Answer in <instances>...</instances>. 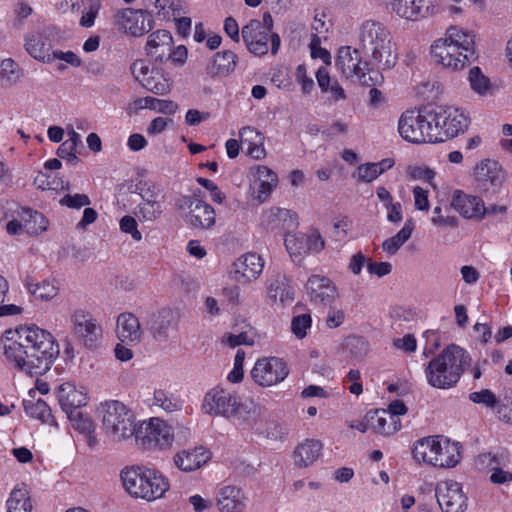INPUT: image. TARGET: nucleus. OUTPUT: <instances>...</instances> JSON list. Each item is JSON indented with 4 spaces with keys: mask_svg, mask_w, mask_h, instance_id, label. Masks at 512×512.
I'll return each instance as SVG.
<instances>
[{
    "mask_svg": "<svg viewBox=\"0 0 512 512\" xmlns=\"http://www.w3.org/2000/svg\"><path fill=\"white\" fill-rule=\"evenodd\" d=\"M450 205L464 218H483V200L477 196L466 194L462 190H455L453 192Z\"/></svg>",
    "mask_w": 512,
    "mask_h": 512,
    "instance_id": "nucleus-23",
    "label": "nucleus"
},
{
    "mask_svg": "<svg viewBox=\"0 0 512 512\" xmlns=\"http://www.w3.org/2000/svg\"><path fill=\"white\" fill-rule=\"evenodd\" d=\"M179 313L171 308H163L153 314L150 324L151 333L156 341H167L170 332L177 329Z\"/></svg>",
    "mask_w": 512,
    "mask_h": 512,
    "instance_id": "nucleus-21",
    "label": "nucleus"
},
{
    "mask_svg": "<svg viewBox=\"0 0 512 512\" xmlns=\"http://www.w3.org/2000/svg\"><path fill=\"white\" fill-rule=\"evenodd\" d=\"M121 479L126 491L133 497L153 501L169 490L168 479L159 471L146 467L125 468Z\"/></svg>",
    "mask_w": 512,
    "mask_h": 512,
    "instance_id": "nucleus-5",
    "label": "nucleus"
},
{
    "mask_svg": "<svg viewBox=\"0 0 512 512\" xmlns=\"http://www.w3.org/2000/svg\"><path fill=\"white\" fill-rule=\"evenodd\" d=\"M268 293L273 301L279 300L281 303L291 302L294 299L292 288L287 283L286 278L280 275L270 281Z\"/></svg>",
    "mask_w": 512,
    "mask_h": 512,
    "instance_id": "nucleus-40",
    "label": "nucleus"
},
{
    "mask_svg": "<svg viewBox=\"0 0 512 512\" xmlns=\"http://www.w3.org/2000/svg\"><path fill=\"white\" fill-rule=\"evenodd\" d=\"M305 242H307V254L319 253L324 249L325 243L318 231H313L311 234H305Z\"/></svg>",
    "mask_w": 512,
    "mask_h": 512,
    "instance_id": "nucleus-58",
    "label": "nucleus"
},
{
    "mask_svg": "<svg viewBox=\"0 0 512 512\" xmlns=\"http://www.w3.org/2000/svg\"><path fill=\"white\" fill-rule=\"evenodd\" d=\"M180 209H188L187 222L194 228L209 229L215 224V210L206 202L195 197L179 199Z\"/></svg>",
    "mask_w": 512,
    "mask_h": 512,
    "instance_id": "nucleus-16",
    "label": "nucleus"
},
{
    "mask_svg": "<svg viewBox=\"0 0 512 512\" xmlns=\"http://www.w3.org/2000/svg\"><path fill=\"white\" fill-rule=\"evenodd\" d=\"M433 110V125L437 128V142H443L463 133L470 124L469 117L460 109L452 106H436Z\"/></svg>",
    "mask_w": 512,
    "mask_h": 512,
    "instance_id": "nucleus-9",
    "label": "nucleus"
},
{
    "mask_svg": "<svg viewBox=\"0 0 512 512\" xmlns=\"http://www.w3.org/2000/svg\"><path fill=\"white\" fill-rule=\"evenodd\" d=\"M202 409L212 416L235 417L248 428L259 430L256 427V408L242 404L236 393L226 389L215 387L209 390L204 396Z\"/></svg>",
    "mask_w": 512,
    "mask_h": 512,
    "instance_id": "nucleus-4",
    "label": "nucleus"
},
{
    "mask_svg": "<svg viewBox=\"0 0 512 512\" xmlns=\"http://www.w3.org/2000/svg\"><path fill=\"white\" fill-rule=\"evenodd\" d=\"M211 458V453L204 447H195L178 452L174 456V464L184 472H192L206 464Z\"/></svg>",
    "mask_w": 512,
    "mask_h": 512,
    "instance_id": "nucleus-29",
    "label": "nucleus"
},
{
    "mask_svg": "<svg viewBox=\"0 0 512 512\" xmlns=\"http://www.w3.org/2000/svg\"><path fill=\"white\" fill-rule=\"evenodd\" d=\"M393 346L396 349L411 353L416 350L417 342L412 334H407L402 338L394 339Z\"/></svg>",
    "mask_w": 512,
    "mask_h": 512,
    "instance_id": "nucleus-63",
    "label": "nucleus"
},
{
    "mask_svg": "<svg viewBox=\"0 0 512 512\" xmlns=\"http://www.w3.org/2000/svg\"><path fill=\"white\" fill-rule=\"evenodd\" d=\"M239 135L241 138V142L243 144H247V147L257 142L260 143L265 139L261 132H259L256 128L251 126H245L241 128L239 131Z\"/></svg>",
    "mask_w": 512,
    "mask_h": 512,
    "instance_id": "nucleus-55",
    "label": "nucleus"
},
{
    "mask_svg": "<svg viewBox=\"0 0 512 512\" xmlns=\"http://www.w3.org/2000/svg\"><path fill=\"white\" fill-rule=\"evenodd\" d=\"M197 182L202 187H204L205 189H207L210 192L211 199L214 202H216V203H222L223 202V200L225 199V195L220 191V189L218 188V186L215 183H213L209 179L202 178V177H199L197 179Z\"/></svg>",
    "mask_w": 512,
    "mask_h": 512,
    "instance_id": "nucleus-62",
    "label": "nucleus"
},
{
    "mask_svg": "<svg viewBox=\"0 0 512 512\" xmlns=\"http://www.w3.org/2000/svg\"><path fill=\"white\" fill-rule=\"evenodd\" d=\"M234 279L238 282H250L262 273L264 262L260 255L247 253L239 257L233 264Z\"/></svg>",
    "mask_w": 512,
    "mask_h": 512,
    "instance_id": "nucleus-22",
    "label": "nucleus"
},
{
    "mask_svg": "<svg viewBox=\"0 0 512 512\" xmlns=\"http://www.w3.org/2000/svg\"><path fill=\"white\" fill-rule=\"evenodd\" d=\"M311 316L309 314H301L293 317L291 329L294 335L302 339L307 334V329L311 327Z\"/></svg>",
    "mask_w": 512,
    "mask_h": 512,
    "instance_id": "nucleus-52",
    "label": "nucleus"
},
{
    "mask_svg": "<svg viewBox=\"0 0 512 512\" xmlns=\"http://www.w3.org/2000/svg\"><path fill=\"white\" fill-rule=\"evenodd\" d=\"M120 229L131 234L132 238L136 241L141 240L142 235L137 229V222L132 216L126 215L120 220Z\"/></svg>",
    "mask_w": 512,
    "mask_h": 512,
    "instance_id": "nucleus-59",
    "label": "nucleus"
},
{
    "mask_svg": "<svg viewBox=\"0 0 512 512\" xmlns=\"http://www.w3.org/2000/svg\"><path fill=\"white\" fill-rule=\"evenodd\" d=\"M56 396L61 409L66 415H71V413L78 411L87 404L86 394L78 390L75 384L71 382H65L58 386Z\"/></svg>",
    "mask_w": 512,
    "mask_h": 512,
    "instance_id": "nucleus-27",
    "label": "nucleus"
},
{
    "mask_svg": "<svg viewBox=\"0 0 512 512\" xmlns=\"http://www.w3.org/2000/svg\"><path fill=\"white\" fill-rule=\"evenodd\" d=\"M305 234L287 232L285 237L286 249L292 258L293 262L300 263L305 255H307V242H305Z\"/></svg>",
    "mask_w": 512,
    "mask_h": 512,
    "instance_id": "nucleus-42",
    "label": "nucleus"
},
{
    "mask_svg": "<svg viewBox=\"0 0 512 512\" xmlns=\"http://www.w3.org/2000/svg\"><path fill=\"white\" fill-rule=\"evenodd\" d=\"M32 504L25 484L16 486L7 500V512H31Z\"/></svg>",
    "mask_w": 512,
    "mask_h": 512,
    "instance_id": "nucleus-37",
    "label": "nucleus"
},
{
    "mask_svg": "<svg viewBox=\"0 0 512 512\" xmlns=\"http://www.w3.org/2000/svg\"><path fill=\"white\" fill-rule=\"evenodd\" d=\"M259 411L256 409V427H258L259 430L254 429L256 432L260 434H265L267 438L270 439H278L281 438V436L284 434L283 428L276 422V421H267L266 422V429H261L259 422Z\"/></svg>",
    "mask_w": 512,
    "mask_h": 512,
    "instance_id": "nucleus-54",
    "label": "nucleus"
},
{
    "mask_svg": "<svg viewBox=\"0 0 512 512\" xmlns=\"http://www.w3.org/2000/svg\"><path fill=\"white\" fill-rule=\"evenodd\" d=\"M432 107L405 111L398 122L401 137L411 143H437Z\"/></svg>",
    "mask_w": 512,
    "mask_h": 512,
    "instance_id": "nucleus-6",
    "label": "nucleus"
},
{
    "mask_svg": "<svg viewBox=\"0 0 512 512\" xmlns=\"http://www.w3.org/2000/svg\"><path fill=\"white\" fill-rule=\"evenodd\" d=\"M115 22L120 29L132 36H142L153 28L152 15L143 9L126 8L118 11Z\"/></svg>",
    "mask_w": 512,
    "mask_h": 512,
    "instance_id": "nucleus-15",
    "label": "nucleus"
},
{
    "mask_svg": "<svg viewBox=\"0 0 512 512\" xmlns=\"http://www.w3.org/2000/svg\"><path fill=\"white\" fill-rule=\"evenodd\" d=\"M142 85L148 91L158 95H165L171 90L169 79L165 78L158 70H154V74L145 78Z\"/></svg>",
    "mask_w": 512,
    "mask_h": 512,
    "instance_id": "nucleus-46",
    "label": "nucleus"
},
{
    "mask_svg": "<svg viewBox=\"0 0 512 512\" xmlns=\"http://www.w3.org/2000/svg\"><path fill=\"white\" fill-rule=\"evenodd\" d=\"M288 373L286 363L278 357L259 359L251 370L252 379L262 387H270L282 382Z\"/></svg>",
    "mask_w": 512,
    "mask_h": 512,
    "instance_id": "nucleus-12",
    "label": "nucleus"
},
{
    "mask_svg": "<svg viewBox=\"0 0 512 512\" xmlns=\"http://www.w3.org/2000/svg\"><path fill=\"white\" fill-rule=\"evenodd\" d=\"M261 224L272 231L280 229L289 232L297 228L298 221L296 213L291 210L274 207L262 214Z\"/></svg>",
    "mask_w": 512,
    "mask_h": 512,
    "instance_id": "nucleus-24",
    "label": "nucleus"
},
{
    "mask_svg": "<svg viewBox=\"0 0 512 512\" xmlns=\"http://www.w3.org/2000/svg\"><path fill=\"white\" fill-rule=\"evenodd\" d=\"M60 205L71 209H80L90 205L91 201L86 194H66L59 200Z\"/></svg>",
    "mask_w": 512,
    "mask_h": 512,
    "instance_id": "nucleus-53",
    "label": "nucleus"
},
{
    "mask_svg": "<svg viewBox=\"0 0 512 512\" xmlns=\"http://www.w3.org/2000/svg\"><path fill=\"white\" fill-rule=\"evenodd\" d=\"M162 211L160 201L143 196L142 202L138 205V210L135 214L142 221L153 222L161 215Z\"/></svg>",
    "mask_w": 512,
    "mask_h": 512,
    "instance_id": "nucleus-44",
    "label": "nucleus"
},
{
    "mask_svg": "<svg viewBox=\"0 0 512 512\" xmlns=\"http://www.w3.org/2000/svg\"><path fill=\"white\" fill-rule=\"evenodd\" d=\"M223 342L232 348L239 345L252 346L254 344V340L251 337H249L248 333L246 332H241L237 335L228 334L223 338Z\"/></svg>",
    "mask_w": 512,
    "mask_h": 512,
    "instance_id": "nucleus-60",
    "label": "nucleus"
},
{
    "mask_svg": "<svg viewBox=\"0 0 512 512\" xmlns=\"http://www.w3.org/2000/svg\"><path fill=\"white\" fill-rule=\"evenodd\" d=\"M413 230V221L411 219L407 220L404 226L400 229V231H398L396 235L386 239L382 243V249L386 253L394 255L399 250V248L410 239Z\"/></svg>",
    "mask_w": 512,
    "mask_h": 512,
    "instance_id": "nucleus-39",
    "label": "nucleus"
},
{
    "mask_svg": "<svg viewBox=\"0 0 512 512\" xmlns=\"http://www.w3.org/2000/svg\"><path fill=\"white\" fill-rule=\"evenodd\" d=\"M237 62L238 57L233 51L217 52L207 65L206 71L211 77L227 76L235 71Z\"/></svg>",
    "mask_w": 512,
    "mask_h": 512,
    "instance_id": "nucleus-31",
    "label": "nucleus"
},
{
    "mask_svg": "<svg viewBox=\"0 0 512 512\" xmlns=\"http://www.w3.org/2000/svg\"><path fill=\"white\" fill-rule=\"evenodd\" d=\"M50 34L49 29L26 34L24 48L35 60L43 63H51L53 61L51 56L53 44L49 40Z\"/></svg>",
    "mask_w": 512,
    "mask_h": 512,
    "instance_id": "nucleus-20",
    "label": "nucleus"
},
{
    "mask_svg": "<svg viewBox=\"0 0 512 512\" xmlns=\"http://www.w3.org/2000/svg\"><path fill=\"white\" fill-rule=\"evenodd\" d=\"M0 342L6 363L30 376L48 372L60 353L53 335L35 325L7 330Z\"/></svg>",
    "mask_w": 512,
    "mask_h": 512,
    "instance_id": "nucleus-1",
    "label": "nucleus"
},
{
    "mask_svg": "<svg viewBox=\"0 0 512 512\" xmlns=\"http://www.w3.org/2000/svg\"><path fill=\"white\" fill-rule=\"evenodd\" d=\"M394 416L385 410H376L367 415L369 428L381 435L389 436L397 432L401 427V421H396Z\"/></svg>",
    "mask_w": 512,
    "mask_h": 512,
    "instance_id": "nucleus-32",
    "label": "nucleus"
},
{
    "mask_svg": "<svg viewBox=\"0 0 512 512\" xmlns=\"http://www.w3.org/2000/svg\"><path fill=\"white\" fill-rule=\"evenodd\" d=\"M172 47L171 33L167 30H157L148 37L146 53L156 62H163L171 58Z\"/></svg>",
    "mask_w": 512,
    "mask_h": 512,
    "instance_id": "nucleus-25",
    "label": "nucleus"
},
{
    "mask_svg": "<svg viewBox=\"0 0 512 512\" xmlns=\"http://www.w3.org/2000/svg\"><path fill=\"white\" fill-rule=\"evenodd\" d=\"M414 195V204L415 208L421 211H428L429 209V200H428V192L423 188L416 186L413 189Z\"/></svg>",
    "mask_w": 512,
    "mask_h": 512,
    "instance_id": "nucleus-64",
    "label": "nucleus"
},
{
    "mask_svg": "<svg viewBox=\"0 0 512 512\" xmlns=\"http://www.w3.org/2000/svg\"><path fill=\"white\" fill-rule=\"evenodd\" d=\"M360 48L378 70L391 69L397 62V52L389 29L381 22L365 21L359 31Z\"/></svg>",
    "mask_w": 512,
    "mask_h": 512,
    "instance_id": "nucleus-3",
    "label": "nucleus"
},
{
    "mask_svg": "<svg viewBox=\"0 0 512 512\" xmlns=\"http://www.w3.org/2000/svg\"><path fill=\"white\" fill-rule=\"evenodd\" d=\"M471 88L480 95L491 93L493 87L490 80L482 73L479 67H473L469 72Z\"/></svg>",
    "mask_w": 512,
    "mask_h": 512,
    "instance_id": "nucleus-47",
    "label": "nucleus"
},
{
    "mask_svg": "<svg viewBox=\"0 0 512 512\" xmlns=\"http://www.w3.org/2000/svg\"><path fill=\"white\" fill-rule=\"evenodd\" d=\"M262 29L258 19H252L242 27L241 35L248 51L256 56L265 55L268 52L270 40L271 53L277 54L281 44L280 36Z\"/></svg>",
    "mask_w": 512,
    "mask_h": 512,
    "instance_id": "nucleus-11",
    "label": "nucleus"
},
{
    "mask_svg": "<svg viewBox=\"0 0 512 512\" xmlns=\"http://www.w3.org/2000/svg\"><path fill=\"white\" fill-rule=\"evenodd\" d=\"M8 290L9 285L7 280L0 275V317L18 315L22 312V308L20 306L14 304L2 305Z\"/></svg>",
    "mask_w": 512,
    "mask_h": 512,
    "instance_id": "nucleus-48",
    "label": "nucleus"
},
{
    "mask_svg": "<svg viewBox=\"0 0 512 512\" xmlns=\"http://www.w3.org/2000/svg\"><path fill=\"white\" fill-rule=\"evenodd\" d=\"M67 416L71 421L73 428L85 437V440L90 447H94L97 443V439L94 435L95 425L92 419L88 415L83 414L80 410Z\"/></svg>",
    "mask_w": 512,
    "mask_h": 512,
    "instance_id": "nucleus-36",
    "label": "nucleus"
},
{
    "mask_svg": "<svg viewBox=\"0 0 512 512\" xmlns=\"http://www.w3.org/2000/svg\"><path fill=\"white\" fill-rule=\"evenodd\" d=\"M435 496L443 512H464L468 506V497L462 485L453 480L441 481L435 489Z\"/></svg>",
    "mask_w": 512,
    "mask_h": 512,
    "instance_id": "nucleus-13",
    "label": "nucleus"
},
{
    "mask_svg": "<svg viewBox=\"0 0 512 512\" xmlns=\"http://www.w3.org/2000/svg\"><path fill=\"white\" fill-rule=\"evenodd\" d=\"M309 299L315 305L330 306L337 297L334 283L326 276L312 275L306 283Z\"/></svg>",
    "mask_w": 512,
    "mask_h": 512,
    "instance_id": "nucleus-19",
    "label": "nucleus"
},
{
    "mask_svg": "<svg viewBox=\"0 0 512 512\" xmlns=\"http://www.w3.org/2000/svg\"><path fill=\"white\" fill-rule=\"evenodd\" d=\"M138 318L132 313H122L117 318V335L122 342H137L141 338Z\"/></svg>",
    "mask_w": 512,
    "mask_h": 512,
    "instance_id": "nucleus-33",
    "label": "nucleus"
},
{
    "mask_svg": "<svg viewBox=\"0 0 512 512\" xmlns=\"http://www.w3.org/2000/svg\"><path fill=\"white\" fill-rule=\"evenodd\" d=\"M431 55L437 63L451 70L462 69L477 59L468 57V53L459 50L457 45L443 39L437 40L431 46Z\"/></svg>",
    "mask_w": 512,
    "mask_h": 512,
    "instance_id": "nucleus-14",
    "label": "nucleus"
},
{
    "mask_svg": "<svg viewBox=\"0 0 512 512\" xmlns=\"http://www.w3.org/2000/svg\"><path fill=\"white\" fill-rule=\"evenodd\" d=\"M25 412L33 418L39 419L44 423H49L52 419L51 409L48 404L42 400H24Z\"/></svg>",
    "mask_w": 512,
    "mask_h": 512,
    "instance_id": "nucleus-45",
    "label": "nucleus"
},
{
    "mask_svg": "<svg viewBox=\"0 0 512 512\" xmlns=\"http://www.w3.org/2000/svg\"><path fill=\"white\" fill-rule=\"evenodd\" d=\"M474 177L479 187L489 190L502 184L503 171L497 162L487 159L475 166Z\"/></svg>",
    "mask_w": 512,
    "mask_h": 512,
    "instance_id": "nucleus-28",
    "label": "nucleus"
},
{
    "mask_svg": "<svg viewBox=\"0 0 512 512\" xmlns=\"http://www.w3.org/2000/svg\"><path fill=\"white\" fill-rule=\"evenodd\" d=\"M25 286L35 298L45 301L53 299L59 292V288L54 280H44L37 284L30 283L27 280Z\"/></svg>",
    "mask_w": 512,
    "mask_h": 512,
    "instance_id": "nucleus-43",
    "label": "nucleus"
},
{
    "mask_svg": "<svg viewBox=\"0 0 512 512\" xmlns=\"http://www.w3.org/2000/svg\"><path fill=\"white\" fill-rule=\"evenodd\" d=\"M469 400L473 403L481 404L491 409H494L498 404L496 395L489 389L471 392L469 394Z\"/></svg>",
    "mask_w": 512,
    "mask_h": 512,
    "instance_id": "nucleus-49",
    "label": "nucleus"
},
{
    "mask_svg": "<svg viewBox=\"0 0 512 512\" xmlns=\"http://www.w3.org/2000/svg\"><path fill=\"white\" fill-rule=\"evenodd\" d=\"M390 9L398 17L418 21L436 12L433 0H390Z\"/></svg>",
    "mask_w": 512,
    "mask_h": 512,
    "instance_id": "nucleus-18",
    "label": "nucleus"
},
{
    "mask_svg": "<svg viewBox=\"0 0 512 512\" xmlns=\"http://www.w3.org/2000/svg\"><path fill=\"white\" fill-rule=\"evenodd\" d=\"M18 217L22 221L24 230L29 234H38L47 229V220L43 214L30 208H22L18 212Z\"/></svg>",
    "mask_w": 512,
    "mask_h": 512,
    "instance_id": "nucleus-38",
    "label": "nucleus"
},
{
    "mask_svg": "<svg viewBox=\"0 0 512 512\" xmlns=\"http://www.w3.org/2000/svg\"><path fill=\"white\" fill-rule=\"evenodd\" d=\"M443 40H448V43L457 45L459 50L468 53V57L477 58L475 51V35L471 32L453 26L447 30V37Z\"/></svg>",
    "mask_w": 512,
    "mask_h": 512,
    "instance_id": "nucleus-35",
    "label": "nucleus"
},
{
    "mask_svg": "<svg viewBox=\"0 0 512 512\" xmlns=\"http://www.w3.org/2000/svg\"><path fill=\"white\" fill-rule=\"evenodd\" d=\"M336 66L345 77H357L367 86H374L382 79L380 70L372 66L371 59L363 61L359 50L350 46L339 48Z\"/></svg>",
    "mask_w": 512,
    "mask_h": 512,
    "instance_id": "nucleus-7",
    "label": "nucleus"
},
{
    "mask_svg": "<svg viewBox=\"0 0 512 512\" xmlns=\"http://www.w3.org/2000/svg\"><path fill=\"white\" fill-rule=\"evenodd\" d=\"M99 9L100 0H91L88 11L83 13L80 19V25L85 28L93 26Z\"/></svg>",
    "mask_w": 512,
    "mask_h": 512,
    "instance_id": "nucleus-57",
    "label": "nucleus"
},
{
    "mask_svg": "<svg viewBox=\"0 0 512 512\" xmlns=\"http://www.w3.org/2000/svg\"><path fill=\"white\" fill-rule=\"evenodd\" d=\"M245 500L241 488L234 485L223 486L217 493V506L220 512L242 511Z\"/></svg>",
    "mask_w": 512,
    "mask_h": 512,
    "instance_id": "nucleus-30",
    "label": "nucleus"
},
{
    "mask_svg": "<svg viewBox=\"0 0 512 512\" xmlns=\"http://www.w3.org/2000/svg\"><path fill=\"white\" fill-rule=\"evenodd\" d=\"M137 443L144 449H164L171 447L174 441L172 427L159 418L143 421L136 429Z\"/></svg>",
    "mask_w": 512,
    "mask_h": 512,
    "instance_id": "nucleus-10",
    "label": "nucleus"
},
{
    "mask_svg": "<svg viewBox=\"0 0 512 512\" xmlns=\"http://www.w3.org/2000/svg\"><path fill=\"white\" fill-rule=\"evenodd\" d=\"M433 466L440 468L455 467L461 460V446L458 442L438 436L434 451Z\"/></svg>",
    "mask_w": 512,
    "mask_h": 512,
    "instance_id": "nucleus-26",
    "label": "nucleus"
},
{
    "mask_svg": "<svg viewBox=\"0 0 512 512\" xmlns=\"http://www.w3.org/2000/svg\"><path fill=\"white\" fill-rule=\"evenodd\" d=\"M437 440L438 436L418 440L412 450L414 459L419 463L423 462L433 465L434 460L430 458H434Z\"/></svg>",
    "mask_w": 512,
    "mask_h": 512,
    "instance_id": "nucleus-41",
    "label": "nucleus"
},
{
    "mask_svg": "<svg viewBox=\"0 0 512 512\" xmlns=\"http://www.w3.org/2000/svg\"><path fill=\"white\" fill-rule=\"evenodd\" d=\"M153 404L161 407L166 412H173L180 408L179 402L163 390H156L154 392Z\"/></svg>",
    "mask_w": 512,
    "mask_h": 512,
    "instance_id": "nucleus-51",
    "label": "nucleus"
},
{
    "mask_svg": "<svg viewBox=\"0 0 512 512\" xmlns=\"http://www.w3.org/2000/svg\"><path fill=\"white\" fill-rule=\"evenodd\" d=\"M376 167L377 165H374V162L361 164L357 168V173L353 174V178L358 182L370 183L380 176Z\"/></svg>",
    "mask_w": 512,
    "mask_h": 512,
    "instance_id": "nucleus-50",
    "label": "nucleus"
},
{
    "mask_svg": "<svg viewBox=\"0 0 512 512\" xmlns=\"http://www.w3.org/2000/svg\"><path fill=\"white\" fill-rule=\"evenodd\" d=\"M74 334L87 348H94L102 336V328L97 321L83 310H76L71 317Z\"/></svg>",
    "mask_w": 512,
    "mask_h": 512,
    "instance_id": "nucleus-17",
    "label": "nucleus"
},
{
    "mask_svg": "<svg viewBox=\"0 0 512 512\" xmlns=\"http://www.w3.org/2000/svg\"><path fill=\"white\" fill-rule=\"evenodd\" d=\"M322 443L318 440L307 439L294 450V461L298 467L313 464L321 455Z\"/></svg>",
    "mask_w": 512,
    "mask_h": 512,
    "instance_id": "nucleus-34",
    "label": "nucleus"
},
{
    "mask_svg": "<svg viewBox=\"0 0 512 512\" xmlns=\"http://www.w3.org/2000/svg\"><path fill=\"white\" fill-rule=\"evenodd\" d=\"M471 363L472 358L465 349L456 344H450L433 357L425 367L427 383L436 389L453 388Z\"/></svg>",
    "mask_w": 512,
    "mask_h": 512,
    "instance_id": "nucleus-2",
    "label": "nucleus"
},
{
    "mask_svg": "<svg viewBox=\"0 0 512 512\" xmlns=\"http://www.w3.org/2000/svg\"><path fill=\"white\" fill-rule=\"evenodd\" d=\"M131 72L135 79L143 84L145 78L154 74V69H150L149 64L145 60L139 59L131 65Z\"/></svg>",
    "mask_w": 512,
    "mask_h": 512,
    "instance_id": "nucleus-56",
    "label": "nucleus"
},
{
    "mask_svg": "<svg viewBox=\"0 0 512 512\" xmlns=\"http://www.w3.org/2000/svg\"><path fill=\"white\" fill-rule=\"evenodd\" d=\"M296 79L301 84L303 93H310V91L314 87V81L311 77L307 75L305 65L300 64L296 68Z\"/></svg>",
    "mask_w": 512,
    "mask_h": 512,
    "instance_id": "nucleus-61",
    "label": "nucleus"
},
{
    "mask_svg": "<svg viewBox=\"0 0 512 512\" xmlns=\"http://www.w3.org/2000/svg\"><path fill=\"white\" fill-rule=\"evenodd\" d=\"M102 423L107 435L116 441L135 435L136 425L133 412L122 402L109 401L102 406Z\"/></svg>",
    "mask_w": 512,
    "mask_h": 512,
    "instance_id": "nucleus-8",
    "label": "nucleus"
}]
</instances>
